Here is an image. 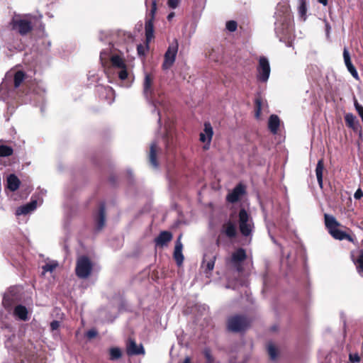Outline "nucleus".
Masks as SVG:
<instances>
[{"instance_id":"6ab92c4d","label":"nucleus","mask_w":363,"mask_h":363,"mask_svg":"<svg viewBox=\"0 0 363 363\" xmlns=\"http://www.w3.org/2000/svg\"><path fill=\"white\" fill-rule=\"evenodd\" d=\"M172 239V235L169 231H162L155 238V242L157 245L163 247Z\"/></svg>"},{"instance_id":"09e8293b","label":"nucleus","mask_w":363,"mask_h":363,"mask_svg":"<svg viewBox=\"0 0 363 363\" xmlns=\"http://www.w3.org/2000/svg\"><path fill=\"white\" fill-rule=\"evenodd\" d=\"M204 354H205V356H206V359L208 360V362L211 363V356L210 350H205Z\"/></svg>"},{"instance_id":"c03bdc74","label":"nucleus","mask_w":363,"mask_h":363,"mask_svg":"<svg viewBox=\"0 0 363 363\" xmlns=\"http://www.w3.org/2000/svg\"><path fill=\"white\" fill-rule=\"evenodd\" d=\"M60 327V322L57 320H53L50 323V328L52 330H55Z\"/></svg>"},{"instance_id":"c9c22d12","label":"nucleus","mask_w":363,"mask_h":363,"mask_svg":"<svg viewBox=\"0 0 363 363\" xmlns=\"http://www.w3.org/2000/svg\"><path fill=\"white\" fill-rule=\"evenodd\" d=\"M357 269L359 274L363 277V254L361 255L357 259Z\"/></svg>"},{"instance_id":"f257e3e1","label":"nucleus","mask_w":363,"mask_h":363,"mask_svg":"<svg viewBox=\"0 0 363 363\" xmlns=\"http://www.w3.org/2000/svg\"><path fill=\"white\" fill-rule=\"evenodd\" d=\"M9 77V75H6L0 85V96L3 100L15 98L16 89L25 79V73L22 71H17L13 75V84L12 79Z\"/></svg>"},{"instance_id":"1a4fd4ad","label":"nucleus","mask_w":363,"mask_h":363,"mask_svg":"<svg viewBox=\"0 0 363 363\" xmlns=\"http://www.w3.org/2000/svg\"><path fill=\"white\" fill-rule=\"evenodd\" d=\"M216 259L217 253L214 252L209 250L204 254L201 264V268L203 269V272L206 277H209L211 274V272L214 269Z\"/></svg>"},{"instance_id":"3c124183","label":"nucleus","mask_w":363,"mask_h":363,"mask_svg":"<svg viewBox=\"0 0 363 363\" xmlns=\"http://www.w3.org/2000/svg\"><path fill=\"white\" fill-rule=\"evenodd\" d=\"M318 1L323 6H326L328 4V0H318Z\"/></svg>"},{"instance_id":"6e6552de","label":"nucleus","mask_w":363,"mask_h":363,"mask_svg":"<svg viewBox=\"0 0 363 363\" xmlns=\"http://www.w3.org/2000/svg\"><path fill=\"white\" fill-rule=\"evenodd\" d=\"M257 79L258 81L261 82H267L271 69L269 60L265 57H260L259 59V65L257 67Z\"/></svg>"},{"instance_id":"7c9ffc66","label":"nucleus","mask_w":363,"mask_h":363,"mask_svg":"<svg viewBox=\"0 0 363 363\" xmlns=\"http://www.w3.org/2000/svg\"><path fill=\"white\" fill-rule=\"evenodd\" d=\"M13 152L11 147L4 145H0V157H9Z\"/></svg>"},{"instance_id":"bb28decb","label":"nucleus","mask_w":363,"mask_h":363,"mask_svg":"<svg viewBox=\"0 0 363 363\" xmlns=\"http://www.w3.org/2000/svg\"><path fill=\"white\" fill-rule=\"evenodd\" d=\"M324 169V163L323 160L320 159L318 161L316 168H315V175L317 178L318 183L320 188H323V173Z\"/></svg>"},{"instance_id":"7ed1b4c3","label":"nucleus","mask_w":363,"mask_h":363,"mask_svg":"<svg viewBox=\"0 0 363 363\" xmlns=\"http://www.w3.org/2000/svg\"><path fill=\"white\" fill-rule=\"evenodd\" d=\"M92 263L86 256H81L77 260L76 274L79 278L86 279L92 271Z\"/></svg>"},{"instance_id":"ddd939ff","label":"nucleus","mask_w":363,"mask_h":363,"mask_svg":"<svg viewBox=\"0 0 363 363\" xmlns=\"http://www.w3.org/2000/svg\"><path fill=\"white\" fill-rule=\"evenodd\" d=\"M246 257V252L242 248H239L233 253L230 262L238 272H240L242 271L241 263L245 260Z\"/></svg>"},{"instance_id":"ea45409f","label":"nucleus","mask_w":363,"mask_h":363,"mask_svg":"<svg viewBox=\"0 0 363 363\" xmlns=\"http://www.w3.org/2000/svg\"><path fill=\"white\" fill-rule=\"evenodd\" d=\"M118 77L121 80H124L128 77L126 67H125V68H121V70L118 72Z\"/></svg>"},{"instance_id":"473e14b6","label":"nucleus","mask_w":363,"mask_h":363,"mask_svg":"<svg viewBox=\"0 0 363 363\" xmlns=\"http://www.w3.org/2000/svg\"><path fill=\"white\" fill-rule=\"evenodd\" d=\"M121 351L118 347H112L110 349V359H118L121 357Z\"/></svg>"},{"instance_id":"a211bd4d","label":"nucleus","mask_w":363,"mask_h":363,"mask_svg":"<svg viewBox=\"0 0 363 363\" xmlns=\"http://www.w3.org/2000/svg\"><path fill=\"white\" fill-rule=\"evenodd\" d=\"M213 135V131L211 123L208 122L205 123L203 131L200 133V140L202 143H206L208 145L211 141Z\"/></svg>"},{"instance_id":"13d9d810","label":"nucleus","mask_w":363,"mask_h":363,"mask_svg":"<svg viewBox=\"0 0 363 363\" xmlns=\"http://www.w3.org/2000/svg\"><path fill=\"white\" fill-rule=\"evenodd\" d=\"M154 106H155V110H156V104H153Z\"/></svg>"},{"instance_id":"20e7f679","label":"nucleus","mask_w":363,"mask_h":363,"mask_svg":"<svg viewBox=\"0 0 363 363\" xmlns=\"http://www.w3.org/2000/svg\"><path fill=\"white\" fill-rule=\"evenodd\" d=\"M292 30V22H291V16L288 11L286 9L284 12V15L282 18L278 19L276 23L275 31L277 35H281L282 36L288 35Z\"/></svg>"},{"instance_id":"e433bc0d","label":"nucleus","mask_w":363,"mask_h":363,"mask_svg":"<svg viewBox=\"0 0 363 363\" xmlns=\"http://www.w3.org/2000/svg\"><path fill=\"white\" fill-rule=\"evenodd\" d=\"M354 106L360 118H363V106L360 105L357 99H354Z\"/></svg>"},{"instance_id":"4c0bfd02","label":"nucleus","mask_w":363,"mask_h":363,"mask_svg":"<svg viewBox=\"0 0 363 363\" xmlns=\"http://www.w3.org/2000/svg\"><path fill=\"white\" fill-rule=\"evenodd\" d=\"M237 26V23L235 21H230L226 23V28L230 32L236 30Z\"/></svg>"},{"instance_id":"9b49d317","label":"nucleus","mask_w":363,"mask_h":363,"mask_svg":"<svg viewBox=\"0 0 363 363\" xmlns=\"http://www.w3.org/2000/svg\"><path fill=\"white\" fill-rule=\"evenodd\" d=\"M13 29L16 30L21 35L28 34L33 28L32 23L26 18H14L12 21Z\"/></svg>"},{"instance_id":"864d4df0","label":"nucleus","mask_w":363,"mask_h":363,"mask_svg":"<svg viewBox=\"0 0 363 363\" xmlns=\"http://www.w3.org/2000/svg\"><path fill=\"white\" fill-rule=\"evenodd\" d=\"M106 54L105 52L102 51L100 53V58H101V60L103 61L104 60V55Z\"/></svg>"},{"instance_id":"8fccbe9b","label":"nucleus","mask_w":363,"mask_h":363,"mask_svg":"<svg viewBox=\"0 0 363 363\" xmlns=\"http://www.w3.org/2000/svg\"><path fill=\"white\" fill-rule=\"evenodd\" d=\"M174 16V12H171L168 16H167V19L168 21H171Z\"/></svg>"},{"instance_id":"2eb2a0df","label":"nucleus","mask_w":363,"mask_h":363,"mask_svg":"<svg viewBox=\"0 0 363 363\" xmlns=\"http://www.w3.org/2000/svg\"><path fill=\"white\" fill-rule=\"evenodd\" d=\"M126 352L128 355L144 354L145 350L141 344L137 345L135 341L130 339L127 344Z\"/></svg>"},{"instance_id":"b1692460","label":"nucleus","mask_w":363,"mask_h":363,"mask_svg":"<svg viewBox=\"0 0 363 363\" xmlns=\"http://www.w3.org/2000/svg\"><path fill=\"white\" fill-rule=\"evenodd\" d=\"M28 312L27 308L22 305L16 306L13 311L14 315L20 320L24 321L28 320Z\"/></svg>"},{"instance_id":"6e6d98bb","label":"nucleus","mask_w":363,"mask_h":363,"mask_svg":"<svg viewBox=\"0 0 363 363\" xmlns=\"http://www.w3.org/2000/svg\"><path fill=\"white\" fill-rule=\"evenodd\" d=\"M326 28H327V33H329V30L330 28V27L329 26L328 24H326Z\"/></svg>"},{"instance_id":"4468645a","label":"nucleus","mask_w":363,"mask_h":363,"mask_svg":"<svg viewBox=\"0 0 363 363\" xmlns=\"http://www.w3.org/2000/svg\"><path fill=\"white\" fill-rule=\"evenodd\" d=\"M343 58L348 72L352 74V76L355 79L358 80L359 79L358 72L352 63L350 55L347 48H345L343 50Z\"/></svg>"},{"instance_id":"4be33fe9","label":"nucleus","mask_w":363,"mask_h":363,"mask_svg":"<svg viewBox=\"0 0 363 363\" xmlns=\"http://www.w3.org/2000/svg\"><path fill=\"white\" fill-rule=\"evenodd\" d=\"M96 229L101 230L105 225V206L101 203L99 208L98 215L96 218Z\"/></svg>"},{"instance_id":"5701e85b","label":"nucleus","mask_w":363,"mask_h":363,"mask_svg":"<svg viewBox=\"0 0 363 363\" xmlns=\"http://www.w3.org/2000/svg\"><path fill=\"white\" fill-rule=\"evenodd\" d=\"M279 125V118L277 115L274 114L270 116L268 121V128L273 134H276L277 133Z\"/></svg>"},{"instance_id":"a18cd8bd","label":"nucleus","mask_w":363,"mask_h":363,"mask_svg":"<svg viewBox=\"0 0 363 363\" xmlns=\"http://www.w3.org/2000/svg\"><path fill=\"white\" fill-rule=\"evenodd\" d=\"M350 360L352 362H359V357L357 354H350Z\"/></svg>"},{"instance_id":"f704fd0d","label":"nucleus","mask_w":363,"mask_h":363,"mask_svg":"<svg viewBox=\"0 0 363 363\" xmlns=\"http://www.w3.org/2000/svg\"><path fill=\"white\" fill-rule=\"evenodd\" d=\"M268 353L272 359H275L277 356V352L275 346L272 343H269L267 346Z\"/></svg>"},{"instance_id":"49530a36","label":"nucleus","mask_w":363,"mask_h":363,"mask_svg":"<svg viewBox=\"0 0 363 363\" xmlns=\"http://www.w3.org/2000/svg\"><path fill=\"white\" fill-rule=\"evenodd\" d=\"M86 335L89 338H93L97 335V332L95 330H90L87 332Z\"/></svg>"},{"instance_id":"0eeeda50","label":"nucleus","mask_w":363,"mask_h":363,"mask_svg":"<svg viewBox=\"0 0 363 363\" xmlns=\"http://www.w3.org/2000/svg\"><path fill=\"white\" fill-rule=\"evenodd\" d=\"M249 325V321L246 318L241 315L230 317L228 320V330L232 332H241L245 330Z\"/></svg>"},{"instance_id":"79ce46f5","label":"nucleus","mask_w":363,"mask_h":363,"mask_svg":"<svg viewBox=\"0 0 363 363\" xmlns=\"http://www.w3.org/2000/svg\"><path fill=\"white\" fill-rule=\"evenodd\" d=\"M178 4H179L178 0H168V2H167L169 7H170L172 9L177 8L178 6Z\"/></svg>"},{"instance_id":"4d7b16f0","label":"nucleus","mask_w":363,"mask_h":363,"mask_svg":"<svg viewBox=\"0 0 363 363\" xmlns=\"http://www.w3.org/2000/svg\"><path fill=\"white\" fill-rule=\"evenodd\" d=\"M272 240L275 242L274 238L272 236Z\"/></svg>"},{"instance_id":"aec40b11","label":"nucleus","mask_w":363,"mask_h":363,"mask_svg":"<svg viewBox=\"0 0 363 363\" xmlns=\"http://www.w3.org/2000/svg\"><path fill=\"white\" fill-rule=\"evenodd\" d=\"M158 150V145L156 142H153L150 145L149 160L152 166L157 169L158 167V162L157 160V152Z\"/></svg>"},{"instance_id":"37998d69","label":"nucleus","mask_w":363,"mask_h":363,"mask_svg":"<svg viewBox=\"0 0 363 363\" xmlns=\"http://www.w3.org/2000/svg\"><path fill=\"white\" fill-rule=\"evenodd\" d=\"M362 197H363V191L361 189H358L354 194V198L355 199H360Z\"/></svg>"},{"instance_id":"393cba45","label":"nucleus","mask_w":363,"mask_h":363,"mask_svg":"<svg viewBox=\"0 0 363 363\" xmlns=\"http://www.w3.org/2000/svg\"><path fill=\"white\" fill-rule=\"evenodd\" d=\"M345 121L347 125L354 130H357L359 126V122L357 118L352 113H347L345 116Z\"/></svg>"},{"instance_id":"a19ab883","label":"nucleus","mask_w":363,"mask_h":363,"mask_svg":"<svg viewBox=\"0 0 363 363\" xmlns=\"http://www.w3.org/2000/svg\"><path fill=\"white\" fill-rule=\"evenodd\" d=\"M99 89L101 90L104 89L106 91V94L110 96H113L114 95V91H113V89L110 86H107V87H104V88L100 87Z\"/></svg>"},{"instance_id":"f8f14e48","label":"nucleus","mask_w":363,"mask_h":363,"mask_svg":"<svg viewBox=\"0 0 363 363\" xmlns=\"http://www.w3.org/2000/svg\"><path fill=\"white\" fill-rule=\"evenodd\" d=\"M155 81V75L152 73L145 72L143 81V94L147 100L150 101L152 99L154 93L153 82Z\"/></svg>"},{"instance_id":"603ef678","label":"nucleus","mask_w":363,"mask_h":363,"mask_svg":"<svg viewBox=\"0 0 363 363\" xmlns=\"http://www.w3.org/2000/svg\"><path fill=\"white\" fill-rule=\"evenodd\" d=\"M182 363H191V359L186 357Z\"/></svg>"},{"instance_id":"9d476101","label":"nucleus","mask_w":363,"mask_h":363,"mask_svg":"<svg viewBox=\"0 0 363 363\" xmlns=\"http://www.w3.org/2000/svg\"><path fill=\"white\" fill-rule=\"evenodd\" d=\"M157 11V1L153 0L150 12V18L145 22V36L147 43H149L154 36V26L153 21L155 20V15Z\"/></svg>"},{"instance_id":"423d86ee","label":"nucleus","mask_w":363,"mask_h":363,"mask_svg":"<svg viewBox=\"0 0 363 363\" xmlns=\"http://www.w3.org/2000/svg\"><path fill=\"white\" fill-rule=\"evenodd\" d=\"M179 43L177 40L174 39L172 43L169 44L164 56V62L162 67L164 70L169 69L174 63L176 56L178 52Z\"/></svg>"},{"instance_id":"f03ea898","label":"nucleus","mask_w":363,"mask_h":363,"mask_svg":"<svg viewBox=\"0 0 363 363\" xmlns=\"http://www.w3.org/2000/svg\"><path fill=\"white\" fill-rule=\"evenodd\" d=\"M325 225L326 228L328 229L329 233L336 240H347L349 241H352V239L351 236L347 234L345 232L338 229L340 226V223L336 220V218L329 214H325Z\"/></svg>"},{"instance_id":"a878e982","label":"nucleus","mask_w":363,"mask_h":363,"mask_svg":"<svg viewBox=\"0 0 363 363\" xmlns=\"http://www.w3.org/2000/svg\"><path fill=\"white\" fill-rule=\"evenodd\" d=\"M21 182L15 174H10L7 177V187L11 191H15L20 186Z\"/></svg>"},{"instance_id":"dca6fc26","label":"nucleus","mask_w":363,"mask_h":363,"mask_svg":"<svg viewBox=\"0 0 363 363\" xmlns=\"http://www.w3.org/2000/svg\"><path fill=\"white\" fill-rule=\"evenodd\" d=\"M245 194V187L242 184L237 185L233 191L227 195V201L230 203L237 202L240 196Z\"/></svg>"},{"instance_id":"412c9836","label":"nucleus","mask_w":363,"mask_h":363,"mask_svg":"<svg viewBox=\"0 0 363 363\" xmlns=\"http://www.w3.org/2000/svg\"><path fill=\"white\" fill-rule=\"evenodd\" d=\"M37 207V201L33 200L30 203L20 206L16 210V215H26L35 210Z\"/></svg>"},{"instance_id":"c756f323","label":"nucleus","mask_w":363,"mask_h":363,"mask_svg":"<svg viewBox=\"0 0 363 363\" xmlns=\"http://www.w3.org/2000/svg\"><path fill=\"white\" fill-rule=\"evenodd\" d=\"M112 65L119 69L125 68V65L123 60L118 55H113L111 58Z\"/></svg>"},{"instance_id":"cd10ccee","label":"nucleus","mask_w":363,"mask_h":363,"mask_svg":"<svg viewBox=\"0 0 363 363\" xmlns=\"http://www.w3.org/2000/svg\"><path fill=\"white\" fill-rule=\"evenodd\" d=\"M223 230L229 238H233L236 235V226L231 221H228L223 225Z\"/></svg>"},{"instance_id":"c85d7f7f","label":"nucleus","mask_w":363,"mask_h":363,"mask_svg":"<svg viewBox=\"0 0 363 363\" xmlns=\"http://www.w3.org/2000/svg\"><path fill=\"white\" fill-rule=\"evenodd\" d=\"M298 10L300 17L302 18L303 21H305L307 11L306 0H299Z\"/></svg>"},{"instance_id":"f3484780","label":"nucleus","mask_w":363,"mask_h":363,"mask_svg":"<svg viewBox=\"0 0 363 363\" xmlns=\"http://www.w3.org/2000/svg\"><path fill=\"white\" fill-rule=\"evenodd\" d=\"M181 238L182 235L178 237L176 241L174 251V258L179 266L182 265L184 261V255L182 254L183 245L181 242Z\"/></svg>"},{"instance_id":"39448f33","label":"nucleus","mask_w":363,"mask_h":363,"mask_svg":"<svg viewBox=\"0 0 363 363\" xmlns=\"http://www.w3.org/2000/svg\"><path fill=\"white\" fill-rule=\"evenodd\" d=\"M239 228L242 235L246 237L252 234L254 228L252 220L245 209L239 212Z\"/></svg>"},{"instance_id":"bf43d9fd","label":"nucleus","mask_w":363,"mask_h":363,"mask_svg":"<svg viewBox=\"0 0 363 363\" xmlns=\"http://www.w3.org/2000/svg\"><path fill=\"white\" fill-rule=\"evenodd\" d=\"M113 101V99L111 101H110L108 103H109V104H111V102H112Z\"/></svg>"},{"instance_id":"72a5a7b5","label":"nucleus","mask_w":363,"mask_h":363,"mask_svg":"<svg viewBox=\"0 0 363 363\" xmlns=\"http://www.w3.org/2000/svg\"><path fill=\"white\" fill-rule=\"evenodd\" d=\"M208 57L211 60L218 62L221 59V55L218 50L216 51V50L213 49L209 53Z\"/></svg>"},{"instance_id":"2f4dec72","label":"nucleus","mask_w":363,"mask_h":363,"mask_svg":"<svg viewBox=\"0 0 363 363\" xmlns=\"http://www.w3.org/2000/svg\"><path fill=\"white\" fill-rule=\"evenodd\" d=\"M58 266V263L56 261H52L49 263H47L43 267V274L46 272H52L56 267Z\"/></svg>"},{"instance_id":"58836bf2","label":"nucleus","mask_w":363,"mask_h":363,"mask_svg":"<svg viewBox=\"0 0 363 363\" xmlns=\"http://www.w3.org/2000/svg\"><path fill=\"white\" fill-rule=\"evenodd\" d=\"M256 104V111H255V117L257 118H259L262 109V102L260 99H257L255 101Z\"/></svg>"},{"instance_id":"de8ad7c7","label":"nucleus","mask_w":363,"mask_h":363,"mask_svg":"<svg viewBox=\"0 0 363 363\" xmlns=\"http://www.w3.org/2000/svg\"><path fill=\"white\" fill-rule=\"evenodd\" d=\"M138 52L140 55H145V48L142 45H138L137 47Z\"/></svg>"},{"instance_id":"5fc2aeb1","label":"nucleus","mask_w":363,"mask_h":363,"mask_svg":"<svg viewBox=\"0 0 363 363\" xmlns=\"http://www.w3.org/2000/svg\"><path fill=\"white\" fill-rule=\"evenodd\" d=\"M157 115H158V122L160 123L161 118H160V111L157 110Z\"/></svg>"}]
</instances>
